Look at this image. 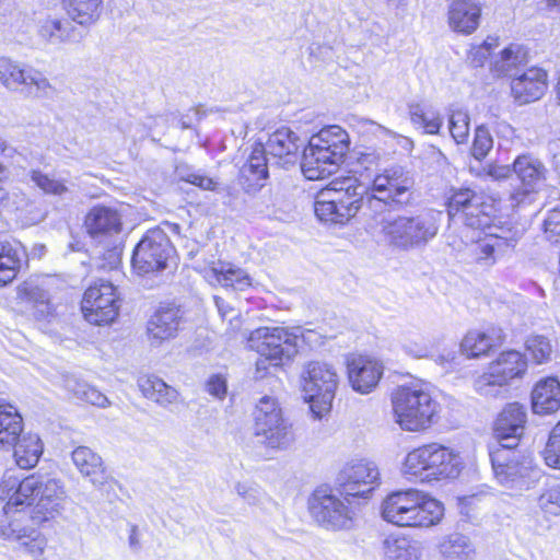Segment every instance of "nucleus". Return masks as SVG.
I'll list each match as a JSON object with an SVG mask.
<instances>
[{"mask_svg":"<svg viewBox=\"0 0 560 560\" xmlns=\"http://www.w3.org/2000/svg\"><path fill=\"white\" fill-rule=\"evenodd\" d=\"M384 521L399 527H431L444 515L443 504L415 490H399L386 495L381 505Z\"/></svg>","mask_w":560,"mask_h":560,"instance_id":"1","label":"nucleus"},{"mask_svg":"<svg viewBox=\"0 0 560 560\" xmlns=\"http://www.w3.org/2000/svg\"><path fill=\"white\" fill-rule=\"evenodd\" d=\"M350 139L345 129L332 125L311 137L304 148L301 170L308 180L331 175L349 151Z\"/></svg>","mask_w":560,"mask_h":560,"instance_id":"2","label":"nucleus"},{"mask_svg":"<svg viewBox=\"0 0 560 560\" xmlns=\"http://www.w3.org/2000/svg\"><path fill=\"white\" fill-rule=\"evenodd\" d=\"M369 187L357 178L332 180L317 192L314 210L320 221L345 223L365 203Z\"/></svg>","mask_w":560,"mask_h":560,"instance_id":"3","label":"nucleus"},{"mask_svg":"<svg viewBox=\"0 0 560 560\" xmlns=\"http://www.w3.org/2000/svg\"><path fill=\"white\" fill-rule=\"evenodd\" d=\"M440 217V212L430 210L413 217L384 219L381 223L382 238L389 247L402 252L423 248L436 236Z\"/></svg>","mask_w":560,"mask_h":560,"instance_id":"4","label":"nucleus"},{"mask_svg":"<svg viewBox=\"0 0 560 560\" xmlns=\"http://www.w3.org/2000/svg\"><path fill=\"white\" fill-rule=\"evenodd\" d=\"M396 422L402 430L420 431L429 428L440 405L421 385L399 386L392 393Z\"/></svg>","mask_w":560,"mask_h":560,"instance_id":"5","label":"nucleus"},{"mask_svg":"<svg viewBox=\"0 0 560 560\" xmlns=\"http://www.w3.org/2000/svg\"><path fill=\"white\" fill-rule=\"evenodd\" d=\"M460 458L450 448L431 443L410 451L404 462L402 472L421 481L455 478L460 471Z\"/></svg>","mask_w":560,"mask_h":560,"instance_id":"6","label":"nucleus"},{"mask_svg":"<svg viewBox=\"0 0 560 560\" xmlns=\"http://www.w3.org/2000/svg\"><path fill=\"white\" fill-rule=\"evenodd\" d=\"M248 346L260 355L255 377L262 378L268 366L283 365L298 353V336L284 327H259L250 332Z\"/></svg>","mask_w":560,"mask_h":560,"instance_id":"7","label":"nucleus"},{"mask_svg":"<svg viewBox=\"0 0 560 560\" xmlns=\"http://www.w3.org/2000/svg\"><path fill=\"white\" fill-rule=\"evenodd\" d=\"M415 178L406 167L395 164L375 175L366 197L371 210L381 211L385 207H402L413 198Z\"/></svg>","mask_w":560,"mask_h":560,"instance_id":"8","label":"nucleus"},{"mask_svg":"<svg viewBox=\"0 0 560 560\" xmlns=\"http://www.w3.org/2000/svg\"><path fill=\"white\" fill-rule=\"evenodd\" d=\"M490 459L498 482L512 491L528 490L540 478L532 457L516 448L492 447Z\"/></svg>","mask_w":560,"mask_h":560,"instance_id":"9","label":"nucleus"},{"mask_svg":"<svg viewBox=\"0 0 560 560\" xmlns=\"http://www.w3.org/2000/svg\"><path fill=\"white\" fill-rule=\"evenodd\" d=\"M302 386L312 413L322 419L330 411L338 386L336 370L326 362L312 361L304 366Z\"/></svg>","mask_w":560,"mask_h":560,"instance_id":"10","label":"nucleus"},{"mask_svg":"<svg viewBox=\"0 0 560 560\" xmlns=\"http://www.w3.org/2000/svg\"><path fill=\"white\" fill-rule=\"evenodd\" d=\"M175 253L167 234L152 229L136 245L131 265L138 275L159 273L175 265Z\"/></svg>","mask_w":560,"mask_h":560,"instance_id":"11","label":"nucleus"},{"mask_svg":"<svg viewBox=\"0 0 560 560\" xmlns=\"http://www.w3.org/2000/svg\"><path fill=\"white\" fill-rule=\"evenodd\" d=\"M527 370L525 357L515 350L502 352L487 370L474 381L475 390L481 396L498 397L506 392V385L520 378Z\"/></svg>","mask_w":560,"mask_h":560,"instance_id":"12","label":"nucleus"},{"mask_svg":"<svg viewBox=\"0 0 560 560\" xmlns=\"http://www.w3.org/2000/svg\"><path fill=\"white\" fill-rule=\"evenodd\" d=\"M308 510L319 525L329 529L350 528L355 514L352 504L347 503L343 497L341 499L325 488H318L312 493Z\"/></svg>","mask_w":560,"mask_h":560,"instance_id":"13","label":"nucleus"},{"mask_svg":"<svg viewBox=\"0 0 560 560\" xmlns=\"http://www.w3.org/2000/svg\"><path fill=\"white\" fill-rule=\"evenodd\" d=\"M40 485L42 476L24 477L19 470H7L0 483V492L8 498L7 502L4 499H0V508H3L5 512V517L1 518L10 521L16 516V511L25 512L24 506L32 505L33 501L38 498Z\"/></svg>","mask_w":560,"mask_h":560,"instance_id":"14","label":"nucleus"},{"mask_svg":"<svg viewBox=\"0 0 560 560\" xmlns=\"http://www.w3.org/2000/svg\"><path fill=\"white\" fill-rule=\"evenodd\" d=\"M81 311L84 318L92 325L112 324L119 313L116 287L102 279L91 284L84 292Z\"/></svg>","mask_w":560,"mask_h":560,"instance_id":"15","label":"nucleus"},{"mask_svg":"<svg viewBox=\"0 0 560 560\" xmlns=\"http://www.w3.org/2000/svg\"><path fill=\"white\" fill-rule=\"evenodd\" d=\"M380 479L377 466L370 460L359 459L347 464L338 474L337 486L340 497L353 504L354 499H368Z\"/></svg>","mask_w":560,"mask_h":560,"instance_id":"16","label":"nucleus"},{"mask_svg":"<svg viewBox=\"0 0 560 560\" xmlns=\"http://www.w3.org/2000/svg\"><path fill=\"white\" fill-rule=\"evenodd\" d=\"M0 517H5L3 508H0ZM27 512L16 511V516L10 521L0 518V536L16 542L15 551L31 557L43 555L47 539L33 525Z\"/></svg>","mask_w":560,"mask_h":560,"instance_id":"17","label":"nucleus"},{"mask_svg":"<svg viewBox=\"0 0 560 560\" xmlns=\"http://www.w3.org/2000/svg\"><path fill=\"white\" fill-rule=\"evenodd\" d=\"M526 408L518 402L508 404L494 422L497 447L516 448L525 430Z\"/></svg>","mask_w":560,"mask_h":560,"instance_id":"18","label":"nucleus"},{"mask_svg":"<svg viewBox=\"0 0 560 560\" xmlns=\"http://www.w3.org/2000/svg\"><path fill=\"white\" fill-rule=\"evenodd\" d=\"M65 499L66 492L62 483L57 479L42 476L37 502L32 511L27 513L33 525H39L58 514L62 509Z\"/></svg>","mask_w":560,"mask_h":560,"instance_id":"19","label":"nucleus"},{"mask_svg":"<svg viewBox=\"0 0 560 560\" xmlns=\"http://www.w3.org/2000/svg\"><path fill=\"white\" fill-rule=\"evenodd\" d=\"M264 145L276 164L289 167L298 162L304 141L290 128L281 127L269 135Z\"/></svg>","mask_w":560,"mask_h":560,"instance_id":"20","label":"nucleus"},{"mask_svg":"<svg viewBox=\"0 0 560 560\" xmlns=\"http://www.w3.org/2000/svg\"><path fill=\"white\" fill-rule=\"evenodd\" d=\"M546 168L544 164L530 154L517 156L513 162V173L516 174L523 185L522 191L512 195L515 205L525 202V199L545 179Z\"/></svg>","mask_w":560,"mask_h":560,"instance_id":"21","label":"nucleus"},{"mask_svg":"<svg viewBox=\"0 0 560 560\" xmlns=\"http://www.w3.org/2000/svg\"><path fill=\"white\" fill-rule=\"evenodd\" d=\"M547 90V73L540 68H529L520 75H514L511 92L520 104H528L542 97Z\"/></svg>","mask_w":560,"mask_h":560,"instance_id":"22","label":"nucleus"},{"mask_svg":"<svg viewBox=\"0 0 560 560\" xmlns=\"http://www.w3.org/2000/svg\"><path fill=\"white\" fill-rule=\"evenodd\" d=\"M383 374V365L369 357H358L348 363L349 382L361 394L372 392Z\"/></svg>","mask_w":560,"mask_h":560,"instance_id":"23","label":"nucleus"},{"mask_svg":"<svg viewBox=\"0 0 560 560\" xmlns=\"http://www.w3.org/2000/svg\"><path fill=\"white\" fill-rule=\"evenodd\" d=\"M182 323L183 312L178 306H162L148 322L147 332L152 342L160 345L164 340L174 338Z\"/></svg>","mask_w":560,"mask_h":560,"instance_id":"24","label":"nucleus"},{"mask_svg":"<svg viewBox=\"0 0 560 560\" xmlns=\"http://www.w3.org/2000/svg\"><path fill=\"white\" fill-rule=\"evenodd\" d=\"M255 435L271 448H287L294 440L291 424L281 415L255 421Z\"/></svg>","mask_w":560,"mask_h":560,"instance_id":"25","label":"nucleus"},{"mask_svg":"<svg viewBox=\"0 0 560 560\" xmlns=\"http://www.w3.org/2000/svg\"><path fill=\"white\" fill-rule=\"evenodd\" d=\"M71 459L79 472L88 478L94 487L101 488L108 481L109 474L102 457L90 447H75L71 453Z\"/></svg>","mask_w":560,"mask_h":560,"instance_id":"26","label":"nucleus"},{"mask_svg":"<svg viewBox=\"0 0 560 560\" xmlns=\"http://www.w3.org/2000/svg\"><path fill=\"white\" fill-rule=\"evenodd\" d=\"M73 23L69 16H48L40 22L38 35L50 44L79 43L84 34Z\"/></svg>","mask_w":560,"mask_h":560,"instance_id":"27","label":"nucleus"},{"mask_svg":"<svg viewBox=\"0 0 560 560\" xmlns=\"http://www.w3.org/2000/svg\"><path fill=\"white\" fill-rule=\"evenodd\" d=\"M84 224L92 237L117 234L122 225L118 211L106 206H94L88 212Z\"/></svg>","mask_w":560,"mask_h":560,"instance_id":"28","label":"nucleus"},{"mask_svg":"<svg viewBox=\"0 0 560 560\" xmlns=\"http://www.w3.org/2000/svg\"><path fill=\"white\" fill-rule=\"evenodd\" d=\"M480 5L472 0H454L448 10L450 26L457 33L471 34L479 26Z\"/></svg>","mask_w":560,"mask_h":560,"instance_id":"29","label":"nucleus"},{"mask_svg":"<svg viewBox=\"0 0 560 560\" xmlns=\"http://www.w3.org/2000/svg\"><path fill=\"white\" fill-rule=\"evenodd\" d=\"M560 408V382L555 377L540 380L532 390V409L537 415H550Z\"/></svg>","mask_w":560,"mask_h":560,"instance_id":"30","label":"nucleus"},{"mask_svg":"<svg viewBox=\"0 0 560 560\" xmlns=\"http://www.w3.org/2000/svg\"><path fill=\"white\" fill-rule=\"evenodd\" d=\"M504 335L501 328L491 327L487 331H469L463 339L462 351L469 358L486 354L492 348L503 342Z\"/></svg>","mask_w":560,"mask_h":560,"instance_id":"31","label":"nucleus"},{"mask_svg":"<svg viewBox=\"0 0 560 560\" xmlns=\"http://www.w3.org/2000/svg\"><path fill=\"white\" fill-rule=\"evenodd\" d=\"M15 92L30 98H51L56 89L40 71L25 66Z\"/></svg>","mask_w":560,"mask_h":560,"instance_id":"32","label":"nucleus"},{"mask_svg":"<svg viewBox=\"0 0 560 560\" xmlns=\"http://www.w3.org/2000/svg\"><path fill=\"white\" fill-rule=\"evenodd\" d=\"M382 548L385 560H422L423 556L421 544L405 536H387Z\"/></svg>","mask_w":560,"mask_h":560,"instance_id":"33","label":"nucleus"},{"mask_svg":"<svg viewBox=\"0 0 560 560\" xmlns=\"http://www.w3.org/2000/svg\"><path fill=\"white\" fill-rule=\"evenodd\" d=\"M441 560H475L476 548L469 537L452 533L441 538L438 545Z\"/></svg>","mask_w":560,"mask_h":560,"instance_id":"34","label":"nucleus"},{"mask_svg":"<svg viewBox=\"0 0 560 560\" xmlns=\"http://www.w3.org/2000/svg\"><path fill=\"white\" fill-rule=\"evenodd\" d=\"M139 387L145 398L164 408L176 404L179 397L178 392L174 387L154 375L140 378Z\"/></svg>","mask_w":560,"mask_h":560,"instance_id":"35","label":"nucleus"},{"mask_svg":"<svg viewBox=\"0 0 560 560\" xmlns=\"http://www.w3.org/2000/svg\"><path fill=\"white\" fill-rule=\"evenodd\" d=\"M68 16L78 25L89 27L102 14L103 0H62Z\"/></svg>","mask_w":560,"mask_h":560,"instance_id":"36","label":"nucleus"},{"mask_svg":"<svg viewBox=\"0 0 560 560\" xmlns=\"http://www.w3.org/2000/svg\"><path fill=\"white\" fill-rule=\"evenodd\" d=\"M13 446L15 462L21 469L33 468L43 454V444L37 434H23Z\"/></svg>","mask_w":560,"mask_h":560,"instance_id":"37","label":"nucleus"},{"mask_svg":"<svg viewBox=\"0 0 560 560\" xmlns=\"http://www.w3.org/2000/svg\"><path fill=\"white\" fill-rule=\"evenodd\" d=\"M262 143H256L246 163L241 168V176L249 182V185H259L260 180L268 178V161L270 158Z\"/></svg>","mask_w":560,"mask_h":560,"instance_id":"38","label":"nucleus"},{"mask_svg":"<svg viewBox=\"0 0 560 560\" xmlns=\"http://www.w3.org/2000/svg\"><path fill=\"white\" fill-rule=\"evenodd\" d=\"M23 430V419L18 410L11 406H0V443L12 446Z\"/></svg>","mask_w":560,"mask_h":560,"instance_id":"39","label":"nucleus"},{"mask_svg":"<svg viewBox=\"0 0 560 560\" xmlns=\"http://www.w3.org/2000/svg\"><path fill=\"white\" fill-rule=\"evenodd\" d=\"M211 272L215 281L224 288L244 291L252 285V279L245 270L229 264L222 265L220 268H212Z\"/></svg>","mask_w":560,"mask_h":560,"instance_id":"40","label":"nucleus"},{"mask_svg":"<svg viewBox=\"0 0 560 560\" xmlns=\"http://www.w3.org/2000/svg\"><path fill=\"white\" fill-rule=\"evenodd\" d=\"M472 202H479V192L470 188L452 189L447 199V214L450 220L457 223Z\"/></svg>","mask_w":560,"mask_h":560,"instance_id":"41","label":"nucleus"},{"mask_svg":"<svg viewBox=\"0 0 560 560\" xmlns=\"http://www.w3.org/2000/svg\"><path fill=\"white\" fill-rule=\"evenodd\" d=\"M491 209L492 206L487 203L485 196L479 192V202L470 203L467 211H465L457 223H463L464 225L475 230L488 228L491 222Z\"/></svg>","mask_w":560,"mask_h":560,"instance_id":"42","label":"nucleus"},{"mask_svg":"<svg viewBox=\"0 0 560 560\" xmlns=\"http://www.w3.org/2000/svg\"><path fill=\"white\" fill-rule=\"evenodd\" d=\"M175 175L179 180L191 184L202 190L213 191L218 186V182L208 176L202 170H197L184 162L176 165Z\"/></svg>","mask_w":560,"mask_h":560,"instance_id":"43","label":"nucleus"},{"mask_svg":"<svg viewBox=\"0 0 560 560\" xmlns=\"http://www.w3.org/2000/svg\"><path fill=\"white\" fill-rule=\"evenodd\" d=\"M469 115L467 110L451 105L448 108V129L457 144L465 143L469 135Z\"/></svg>","mask_w":560,"mask_h":560,"instance_id":"44","label":"nucleus"},{"mask_svg":"<svg viewBox=\"0 0 560 560\" xmlns=\"http://www.w3.org/2000/svg\"><path fill=\"white\" fill-rule=\"evenodd\" d=\"M26 295L28 301L33 304V316L35 319L49 322L55 316V308L50 303L47 291L38 287H31L27 289Z\"/></svg>","mask_w":560,"mask_h":560,"instance_id":"45","label":"nucleus"},{"mask_svg":"<svg viewBox=\"0 0 560 560\" xmlns=\"http://www.w3.org/2000/svg\"><path fill=\"white\" fill-rule=\"evenodd\" d=\"M30 178L46 195L62 197L70 191L65 179H58L52 175L43 173L40 170H32Z\"/></svg>","mask_w":560,"mask_h":560,"instance_id":"46","label":"nucleus"},{"mask_svg":"<svg viewBox=\"0 0 560 560\" xmlns=\"http://www.w3.org/2000/svg\"><path fill=\"white\" fill-rule=\"evenodd\" d=\"M20 266V258L10 244L0 243V287L11 282Z\"/></svg>","mask_w":560,"mask_h":560,"instance_id":"47","label":"nucleus"},{"mask_svg":"<svg viewBox=\"0 0 560 560\" xmlns=\"http://www.w3.org/2000/svg\"><path fill=\"white\" fill-rule=\"evenodd\" d=\"M539 508L547 514H560V482H547L538 499Z\"/></svg>","mask_w":560,"mask_h":560,"instance_id":"48","label":"nucleus"},{"mask_svg":"<svg viewBox=\"0 0 560 560\" xmlns=\"http://www.w3.org/2000/svg\"><path fill=\"white\" fill-rule=\"evenodd\" d=\"M24 65L8 58L0 59V82L4 88L15 92L23 75Z\"/></svg>","mask_w":560,"mask_h":560,"instance_id":"49","label":"nucleus"},{"mask_svg":"<svg viewBox=\"0 0 560 560\" xmlns=\"http://www.w3.org/2000/svg\"><path fill=\"white\" fill-rule=\"evenodd\" d=\"M500 244L506 243L489 235L478 241L475 248L477 260L483 261L486 265L494 264L497 257L504 254Z\"/></svg>","mask_w":560,"mask_h":560,"instance_id":"50","label":"nucleus"},{"mask_svg":"<svg viewBox=\"0 0 560 560\" xmlns=\"http://www.w3.org/2000/svg\"><path fill=\"white\" fill-rule=\"evenodd\" d=\"M542 456L546 465L560 469V421L550 431Z\"/></svg>","mask_w":560,"mask_h":560,"instance_id":"51","label":"nucleus"},{"mask_svg":"<svg viewBox=\"0 0 560 560\" xmlns=\"http://www.w3.org/2000/svg\"><path fill=\"white\" fill-rule=\"evenodd\" d=\"M409 114L411 121L422 126L428 133H438L442 127V119L439 116H429L419 104L410 105Z\"/></svg>","mask_w":560,"mask_h":560,"instance_id":"52","label":"nucleus"},{"mask_svg":"<svg viewBox=\"0 0 560 560\" xmlns=\"http://www.w3.org/2000/svg\"><path fill=\"white\" fill-rule=\"evenodd\" d=\"M493 147V139L489 129L481 125L475 129L471 155L478 160H483Z\"/></svg>","mask_w":560,"mask_h":560,"instance_id":"53","label":"nucleus"},{"mask_svg":"<svg viewBox=\"0 0 560 560\" xmlns=\"http://www.w3.org/2000/svg\"><path fill=\"white\" fill-rule=\"evenodd\" d=\"M526 349L536 363L541 364L550 360L552 346L545 336H532L526 340Z\"/></svg>","mask_w":560,"mask_h":560,"instance_id":"54","label":"nucleus"},{"mask_svg":"<svg viewBox=\"0 0 560 560\" xmlns=\"http://www.w3.org/2000/svg\"><path fill=\"white\" fill-rule=\"evenodd\" d=\"M523 59L518 47L511 45L501 51L500 60L495 61L494 68L499 74H509V72Z\"/></svg>","mask_w":560,"mask_h":560,"instance_id":"55","label":"nucleus"},{"mask_svg":"<svg viewBox=\"0 0 560 560\" xmlns=\"http://www.w3.org/2000/svg\"><path fill=\"white\" fill-rule=\"evenodd\" d=\"M497 46L498 39L494 37H488L482 44L470 48L468 59L474 67H481L490 56L492 48Z\"/></svg>","mask_w":560,"mask_h":560,"instance_id":"56","label":"nucleus"},{"mask_svg":"<svg viewBox=\"0 0 560 560\" xmlns=\"http://www.w3.org/2000/svg\"><path fill=\"white\" fill-rule=\"evenodd\" d=\"M282 411L278 405V401L270 396H264L259 399L254 410V421L269 418L271 415H281Z\"/></svg>","mask_w":560,"mask_h":560,"instance_id":"57","label":"nucleus"},{"mask_svg":"<svg viewBox=\"0 0 560 560\" xmlns=\"http://www.w3.org/2000/svg\"><path fill=\"white\" fill-rule=\"evenodd\" d=\"M235 491L249 505H257L261 501L262 493L260 489L254 485L237 482L235 485Z\"/></svg>","mask_w":560,"mask_h":560,"instance_id":"58","label":"nucleus"},{"mask_svg":"<svg viewBox=\"0 0 560 560\" xmlns=\"http://www.w3.org/2000/svg\"><path fill=\"white\" fill-rule=\"evenodd\" d=\"M488 235L490 237H495L499 241H505L506 244H500L501 249L503 250V253H505L508 248H512L515 246V244L522 236V232L518 229L513 230L501 228L499 233H489Z\"/></svg>","mask_w":560,"mask_h":560,"instance_id":"59","label":"nucleus"},{"mask_svg":"<svg viewBox=\"0 0 560 560\" xmlns=\"http://www.w3.org/2000/svg\"><path fill=\"white\" fill-rule=\"evenodd\" d=\"M545 233L549 240L560 236V209H552L544 221Z\"/></svg>","mask_w":560,"mask_h":560,"instance_id":"60","label":"nucleus"},{"mask_svg":"<svg viewBox=\"0 0 560 560\" xmlns=\"http://www.w3.org/2000/svg\"><path fill=\"white\" fill-rule=\"evenodd\" d=\"M207 392L215 398L222 399L226 394V382L220 375H212L207 384Z\"/></svg>","mask_w":560,"mask_h":560,"instance_id":"61","label":"nucleus"},{"mask_svg":"<svg viewBox=\"0 0 560 560\" xmlns=\"http://www.w3.org/2000/svg\"><path fill=\"white\" fill-rule=\"evenodd\" d=\"M65 387L74 397L82 400V398L85 395V392L90 388V385L74 376H69L65 381Z\"/></svg>","mask_w":560,"mask_h":560,"instance_id":"62","label":"nucleus"},{"mask_svg":"<svg viewBox=\"0 0 560 560\" xmlns=\"http://www.w3.org/2000/svg\"><path fill=\"white\" fill-rule=\"evenodd\" d=\"M82 401L89 402L91 405L97 406V407H107L109 405V401L107 397L102 394L100 390H97L95 387L90 386V388L85 392L84 397L82 398Z\"/></svg>","mask_w":560,"mask_h":560,"instance_id":"63","label":"nucleus"},{"mask_svg":"<svg viewBox=\"0 0 560 560\" xmlns=\"http://www.w3.org/2000/svg\"><path fill=\"white\" fill-rule=\"evenodd\" d=\"M380 159L381 155L373 150L359 152L357 156L358 163L365 170H370L372 166H377Z\"/></svg>","mask_w":560,"mask_h":560,"instance_id":"64","label":"nucleus"}]
</instances>
